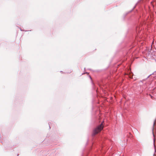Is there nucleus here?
<instances>
[{
  "mask_svg": "<svg viewBox=\"0 0 156 156\" xmlns=\"http://www.w3.org/2000/svg\"><path fill=\"white\" fill-rule=\"evenodd\" d=\"M103 126L102 123L100 125L96 128L93 131V134L95 135L103 129Z\"/></svg>",
  "mask_w": 156,
  "mask_h": 156,
  "instance_id": "1",
  "label": "nucleus"
},
{
  "mask_svg": "<svg viewBox=\"0 0 156 156\" xmlns=\"http://www.w3.org/2000/svg\"><path fill=\"white\" fill-rule=\"evenodd\" d=\"M154 124H155V122H154Z\"/></svg>",
  "mask_w": 156,
  "mask_h": 156,
  "instance_id": "2",
  "label": "nucleus"
},
{
  "mask_svg": "<svg viewBox=\"0 0 156 156\" xmlns=\"http://www.w3.org/2000/svg\"><path fill=\"white\" fill-rule=\"evenodd\" d=\"M90 78L91 79V76H90Z\"/></svg>",
  "mask_w": 156,
  "mask_h": 156,
  "instance_id": "3",
  "label": "nucleus"
}]
</instances>
